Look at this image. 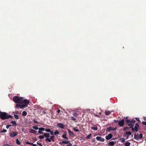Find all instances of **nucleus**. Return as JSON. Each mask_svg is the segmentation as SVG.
Instances as JSON below:
<instances>
[{
	"label": "nucleus",
	"mask_w": 146,
	"mask_h": 146,
	"mask_svg": "<svg viewBox=\"0 0 146 146\" xmlns=\"http://www.w3.org/2000/svg\"><path fill=\"white\" fill-rule=\"evenodd\" d=\"M62 143L63 144H67L69 143V141H63L62 142Z\"/></svg>",
	"instance_id": "14"
},
{
	"label": "nucleus",
	"mask_w": 146,
	"mask_h": 146,
	"mask_svg": "<svg viewBox=\"0 0 146 146\" xmlns=\"http://www.w3.org/2000/svg\"><path fill=\"white\" fill-rule=\"evenodd\" d=\"M135 120L134 119H132L131 121H130L128 119H127L126 120V123L129 127H132V126H133L134 125L133 124V123L135 122Z\"/></svg>",
	"instance_id": "2"
},
{
	"label": "nucleus",
	"mask_w": 146,
	"mask_h": 146,
	"mask_svg": "<svg viewBox=\"0 0 146 146\" xmlns=\"http://www.w3.org/2000/svg\"><path fill=\"white\" fill-rule=\"evenodd\" d=\"M125 133L127 135H131V134L130 131L126 132Z\"/></svg>",
	"instance_id": "25"
},
{
	"label": "nucleus",
	"mask_w": 146,
	"mask_h": 146,
	"mask_svg": "<svg viewBox=\"0 0 146 146\" xmlns=\"http://www.w3.org/2000/svg\"><path fill=\"white\" fill-rule=\"evenodd\" d=\"M25 143L26 144H30V145L32 144L31 143H30L28 141H26Z\"/></svg>",
	"instance_id": "39"
},
{
	"label": "nucleus",
	"mask_w": 146,
	"mask_h": 146,
	"mask_svg": "<svg viewBox=\"0 0 146 146\" xmlns=\"http://www.w3.org/2000/svg\"><path fill=\"white\" fill-rule=\"evenodd\" d=\"M23 97H19L17 96H15L13 97V100L15 103L24 104L22 105L17 104L15 106V108L19 107L20 108L22 109L27 106V105L29 104V101L26 99L23 100Z\"/></svg>",
	"instance_id": "1"
},
{
	"label": "nucleus",
	"mask_w": 146,
	"mask_h": 146,
	"mask_svg": "<svg viewBox=\"0 0 146 146\" xmlns=\"http://www.w3.org/2000/svg\"><path fill=\"white\" fill-rule=\"evenodd\" d=\"M92 141L93 142H95V139H93V140H92Z\"/></svg>",
	"instance_id": "52"
},
{
	"label": "nucleus",
	"mask_w": 146,
	"mask_h": 146,
	"mask_svg": "<svg viewBox=\"0 0 146 146\" xmlns=\"http://www.w3.org/2000/svg\"><path fill=\"white\" fill-rule=\"evenodd\" d=\"M54 136H51L50 138V140L52 141V140H53L54 139Z\"/></svg>",
	"instance_id": "36"
},
{
	"label": "nucleus",
	"mask_w": 146,
	"mask_h": 146,
	"mask_svg": "<svg viewBox=\"0 0 146 146\" xmlns=\"http://www.w3.org/2000/svg\"><path fill=\"white\" fill-rule=\"evenodd\" d=\"M71 119L72 120H74V121H75L76 120V119H75V118H74V117H71Z\"/></svg>",
	"instance_id": "40"
},
{
	"label": "nucleus",
	"mask_w": 146,
	"mask_h": 146,
	"mask_svg": "<svg viewBox=\"0 0 146 146\" xmlns=\"http://www.w3.org/2000/svg\"><path fill=\"white\" fill-rule=\"evenodd\" d=\"M59 134V132L57 130H56V131H55L54 132V135H57V134Z\"/></svg>",
	"instance_id": "21"
},
{
	"label": "nucleus",
	"mask_w": 146,
	"mask_h": 146,
	"mask_svg": "<svg viewBox=\"0 0 146 146\" xmlns=\"http://www.w3.org/2000/svg\"><path fill=\"white\" fill-rule=\"evenodd\" d=\"M69 134L70 135H74L73 133L70 130H68Z\"/></svg>",
	"instance_id": "18"
},
{
	"label": "nucleus",
	"mask_w": 146,
	"mask_h": 146,
	"mask_svg": "<svg viewBox=\"0 0 146 146\" xmlns=\"http://www.w3.org/2000/svg\"><path fill=\"white\" fill-rule=\"evenodd\" d=\"M29 131L31 133L35 134L36 132V131L32 129H30Z\"/></svg>",
	"instance_id": "10"
},
{
	"label": "nucleus",
	"mask_w": 146,
	"mask_h": 146,
	"mask_svg": "<svg viewBox=\"0 0 146 146\" xmlns=\"http://www.w3.org/2000/svg\"><path fill=\"white\" fill-rule=\"evenodd\" d=\"M115 144V142L113 141H111L108 144V146H113Z\"/></svg>",
	"instance_id": "11"
},
{
	"label": "nucleus",
	"mask_w": 146,
	"mask_h": 146,
	"mask_svg": "<svg viewBox=\"0 0 146 146\" xmlns=\"http://www.w3.org/2000/svg\"><path fill=\"white\" fill-rule=\"evenodd\" d=\"M143 138V135L141 133L139 134H135L134 136V138L136 140H138L139 139H141Z\"/></svg>",
	"instance_id": "3"
},
{
	"label": "nucleus",
	"mask_w": 146,
	"mask_h": 146,
	"mask_svg": "<svg viewBox=\"0 0 146 146\" xmlns=\"http://www.w3.org/2000/svg\"><path fill=\"white\" fill-rule=\"evenodd\" d=\"M3 146H12L11 145H9L8 144H5L3 145Z\"/></svg>",
	"instance_id": "32"
},
{
	"label": "nucleus",
	"mask_w": 146,
	"mask_h": 146,
	"mask_svg": "<svg viewBox=\"0 0 146 146\" xmlns=\"http://www.w3.org/2000/svg\"><path fill=\"white\" fill-rule=\"evenodd\" d=\"M142 123L144 125H146V121H143L142 122Z\"/></svg>",
	"instance_id": "41"
},
{
	"label": "nucleus",
	"mask_w": 146,
	"mask_h": 146,
	"mask_svg": "<svg viewBox=\"0 0 146 146\" xmlns=\"http://www.w3.org/2000/svg\"><path fill=\"white\" fill-rule=\"evenodd\" d=\"M7 132V130L4 129H3L1 131V133H5Z\"/></svg>",
	"instance_id": "33"
},
{
	"label": "nucleus",
	"mask_w": 146,
	"mask_h": 146,
	"mask_svg": "<svg viewBox=\"0 0 146 146\" xmlns=\"http://www.w3.org/2000/svg\"><path fill=\"white\" fill-rule=\"evenodd\" d=\"M124 129H125V128H124Z\"/></svg>",
	"instance_id": "55"
},
{
	"label": "nucleus",
	"mask_w": 146,
	"mask_h": 146,
	"mask_svg": "<svg viewBox=\"0 0 146 146\" xmlns=\"http://www.w3.org/2000/svg\"><path fill=\"white\" fill-rule=\"evenodd\" d=\"M38 133L39 134H43V132H42V131H41L40 130H39V129L38 131Z\"/></svg>",
	"instance_id": "34"
},
{
	"label": "nucleus",
	"mask_w": 146,
	"mask_h": 146,
	"mask_svg": "<svg viewBox=\"0 0 146 146\" xmlns=\"http://www.w3.org/2000/svg\"><path fill=\"white\" fill-rule=\"evenodd\" d=\"M136 120L138 121H140V119L139 118L136 117L135 118Z\"/></svg>",
	"instance_id": "43"
},
{
	"label": "nucleus",
	"mask_w": 146,
	"mask_h": 146,
	"mask_svg": "<svg viewBox=\"0 0 146 146\" xmlns=\"http://www.w3.org/2000/svg\"><path fill=\"white\" fill-rule=\"evenodd\" d=\"M39 130H40L41 131H44L45 130V129L43 127L39 128Z\"/></svg>",
	"instance_id": "26"
},
{
	"label": "nucleus",
	"mask_w": 146,
	"mask_h": 146,
	"mask_svg": "<svg viewBox=\"0 0 146 146\" xmlns=\"http://www.w3.org/2000/svg\"><path fill=\"white\" fill-rule=\"evenodd\" d=\"M12 126V125H7L6 126V128L7 129H8V128H9V127L10 126Z\"/></svg>",
	"instance_id": "37"
},
{
	"label": "nucleus",
	"mask_w": 146,
	"mask_h": 146,
	"mask_svg": "<svg viewBox=\"0 0 146 146\" xmlns=\"http://www.w3.org/2000/svg\"><path fill=\"white\" fill-rule=\"evenodd\" d=\"M11 123L14 125H15L16 124V123L15 121H12L11 122Z\"/></svg>",
	"instance_id": "30"
},
{
	"label": "nucleus",
	"mask_w": 146,
	"mask_h": 146,
	"mask_svg": "<svg viewBox=\"0 0 146 146\" xmlns=\"http://www.w3.org/2000/svg\"><path fill=\"white\" fill-rule=\"evenodd\" d=\"M91 135H92V134H89V135H87L86 137V138L87 139H90L91 138Z\"/></svg>",
	"instance_id": "16"
},
{
	"label": "nucleus",
	"mask_w": 146,
	"mask_h": 146,
	"mask_svg": "<svg viewBox=\"0 0 146 146\" xmlns=\"http://www.w3.org/2000/svg\"><path fill=\"white\" fill-rule=\"evenodd\" d=\"M19 112L18 111H14L13 112V113L14 114H17L19 113Z\"/></svg>",
	"instance_id": "28"
},
{
	"label": "nucleus",
	"mask_w": 146,
	"mask_h": 146,
	"mask_svg": "<svg viewBox=\"0 0 146 146\" xmlns=\"http://www.w3.org/2000/svg\"><path fill=\"white\" fill-rule=\"evenodd\" d=\"M120 140H121V141L122 142H124L125 141V139L123 138H121Z\"/></svg>",
	"instance_id": "31"
},
{
	"label": "nucleus",
	"mask_w": 146,
	"mask_h": 146,
	"mask_svg": "<svg viewBox=\"0 0 146 146\" xmlns=\"http://www.w3.org/2000/svg\"><path fill=\"white\" fill-rule=\"evenodd\" d=\"M32 144H31L33 146H36V145L35 144H33V143H31Z\"/></svg>",
	"instance_id": "49"
},
{
	"label": "nucleus",
	"mask_w": 146,
	"mask_h": 146,
	"mask_svg": "<svg viewBox=\"0 0 146 146\" xmlns=\"http://www.w3.org/2000/svg\"><path fill=\"white\" fill-rule=\"evenodd\" d=\"M33 128L36 130H38V129H39V128H38L36 126H34L33 127Z\"/></svg>",
	"instance_id": "23"
},
{
	"label": "nucleus",
	"mask_w": 146,
	"mask_h": 146,
	"mask_svg": "<svg viewBox=\"0 0 146 146\" xmlns=\"http://www.w3.org/2000/svg\"><path fill=\"white\" fill-rule=\"evenodd\" d=\"M116 120H114V121H115V122H116Z\"/></svg>",
	"instance_id": "54"
},
{
	"label": "nucleus",
	"mask_w": 146,
	"mask_h": 146,
	"mask_svg": "<svg viewBox=\"0 0 146 146\" xmlns=\"http://www.w3.org/2000/svg\"><path fill=\"white\" fill-rule=\"evenodd\" d=\"M133 126H132V127H129L131 128V130L133 131H135L137 132L138 130V128L139 127V125L138 123H136L134 128Z\"/></svg>",
	"instance_id": "4"
},
{
	"label": "nucleus",
	"mask_w": 146,
	"mask_h": 146,
	"mask_svg": "<svg viewBox=\"0 0 146 146\" xmlns=\"http://www.w3.org/2000/svg\"><path fill=\"white\" fill-rule=\"evenodd\" d=\"M74 129L76 132H78L79 131L78 129Z\"/></svg>",
	"instance_id": "45"
},
{
	"label": "nucleus",
	"mask_w": 146,
	"mask_h": 146,
	"mask_svg": "<svg viewBox=\"0 0 146 146\" xmlns=\"http://www.w3.org/2000/svg\"><path fill=\"white\" fill-rule=\"evenodd\" d=\"M14 116L15 117V118L16 119H19V117L16 114H14Z\"/></svg>",
	"instance_id": "27"
},
{
	"label": "nucleus",
	"mask_w": 146,
	"mask_h": 146,
	"mask_svg": "<svg viewBox=\"0 0 146 146\" xmlns=\"http://www.w3.org/2000/svg\"><path fill=\"white\" fill-rule=\"evenodd\" d=\"M73 115L75 117H77L78 116V115L76 113H74L73 114Z\"/></svg>",
	"instance_id": "38"
},
{
	"label": "nucleus",
	"mask_w": 146,
	"mask_h": 146,
	"mask_svg": "<svg viewBox=\"0 0 146 146\" xmlns=\"http://www.w3.org/2000/svg\"><path fill=\"white\" fill-rule=\"evenodd\" d=\"M72 144L71 143H69V144L67 146H72Z\"/></svg>",
	"instance_id": "47"
},
{
	"label": "nucleus",
	"mask_w": 146,
	"mask_h": 146,
	"mask_svg": "<svg viewBox=\"0 0 146 146\" xmlns=\"http://www.w3.org/2000/svg\"><path fill=\"white\" fill-rule=\"evenodd\" d=\"M37 144L38 145H39L40 146H42V145L41 143H37Z\"/></svg>",
	"instance_id": "48"
},
{
	"label": "nucleus",
	"mask_w": 146,
	"mask_h": 146,
	"mask_svg": "<svg viewBox=\"0 0 146 146\" xmlns=\"http://www.w3.org/2000/svg\"><path fill=\"white\" fill-rule=\"evenodd\" d=\"M91 128L92 129L95 130H97L98 129L97 127H92Z\"/></svg>",
	"instance_id": "20"
},
{
	"label": "nucleus",
	"mask_w": 146,
	"mask_h": 146,
	"mask_svg": "<svg viewBox=\"0 0 146 146\" xmlns=\"http://www.w3.org/2000/svg\"><path fill=\"white\" fill-rule=\"evenodd\" d=\"M95 116H97V117H99V116L98 115H95Z\"/></svg>",
	"instance_id": "53"
},
{
	"label": "nucleus",
	"mask_w": 146,
	"mask_h": 146,
	"mask_svg": "<svg viewBox=\"0 0 146 146\" xmlns=\"http://www.w3.org/2000/svg\"><path fill=\"white\" fill-rule=\"evenodd\" d=\"M112 137V135L110 133L106 137V138L107 140H109Z\"/></svg>",
	"instance_id": "9"
},
{
	"label": "nucleus",
	"mask_w": 146,
	"mask_h": 146,
	"mask_svg": "<svg viewBox=\"0 0 146 146\" xmlns=\"http://www.w3.org/2000/svg\"><path fill=\"white\" fill-rule=\"evenodd\" d=\"M18 134L17 132H13L10 134V136L11 137H14L16 136Z\"/></svg>",
	"instance_id": "5"
},
{
	"label": "nucleus",
	"mask_w": 146,
	"mask_h": 146,
	"mask_svg": "<svg viewBox=\"0 0 146 146\" xmlns=\"http://www.w3.org/2000/svg\"><path fill=\"white\" fill-rule=\"evenodd\" d=\"M33 122L36 123H38V122L36 121L35 119H34L33 120Z\"/></svg>",
	"instance_id": "42"
},
{
	"label": "nucleus",
	"mask_w": 146,
	"mask_h": 146,
	"mask_svg": "<svg viewBox=\"0 0 146 146\" xmlns=\"http://www.w3.org/2000/svg\"><path fill=\"white\" fill-rule=\"evenodd\" d=\"M39 139H43L44 138L43 136L42 135H40L39 136Z\"/></svg>",
	"instance_id": "35"
},
{
	"label": "nucleus",
	"mask_w": 146,
	"mask_h": 146,
	"mask_svg": "<svg viewBox=\"0 0 146 146\" xmlns=\"http://www.w3.org/2000/svg\"><path fill=\"white\" fill-rule=\"evenodd\" d=\"M50 134L51 135H53V132L52 131H50Z\"/></svg>",
	"instance_id": "44"
},
{
	"label": "nucleus",
	"mask_w": 146,
	"mask_h": 146,
	"mask_svg": "<svg viewBox=\"0 0 146 146\" xmlns=\"http://www.w3.org/2000/svg\"><path fill=\"white\" fill-rule=\"evenodd\" d=\"M44 136L47 138H49L50 137V134L48 133H45L44 134Z\"/></svg>",
	"instance_id": "13"
},
{
	"label": "nucleus",
	"mask_w": 146,
	"mask_h": 146,
	"mask_svg": "<svg viewBox=\"0 0 146 146\" xmlns=\"http://www.w3.org/2000/svg\"><path fill=\"white\" fill-rule=\"evenodd\" d=\"M22 114L23 116H25L27 115V113L26 111H24L23 112Z\"/></svg>",
	"instance_id": "17"
},
{
	"label": "nucleus",
	"mask_w": 146,
	"mask_h": 146,
	"mask_svg": "<svg viewBox=\"0 0 146 146\" xmlns=\"http://www.w3.org/2000/svg\"><path fill=\"white\" fill-rule=\"evenodd\" d=\"M45 140L46 141H48V142H50L51 141V140H50V138H46L45 139Z\"/></svg>",
	"instance_id": "22"
},
{
	"label": "nucleus",
	"mask_w": 146,
	"mask_h": 146,
	"mask_svg": "<svg viewBox=\"0 0 146 146\" xmlns=\"http://www.w3.org/2000/svg\"><path fill=\"white\" fill-rule=\"evenodd\" d=\"M96 139L97 141H99L101 142H104V139L100 136L97 137H96Z\"/></svg>",
	"instance_id": "6"
},
{
	"label": "nucleus",
	"mask_w": 146,
	"mask_h": 146,
	"mask_svg": "<svg viewBox=\"0 0 146 146\" xmlns=\"http://www.w3.org/2000/svg\"><path fill=\"white\" fill-rule=\"evenodd\" d=\"M111 127H109V128H107V130L108 131H110L111 130Z\"/></svg>",
	"instance_id": "46"
},
{
	"label": "nucleus",
	"mask_w": 146,
	"mask_h": 146,
	"mask_svg": "<svg viewBox=\"0 0 146 146\" xmlns=\"http://www.w3.org/2000/svg\"><path fill=\"white\" fill-rule=\"evenodd\" d=\"M57 112L58 113H59L60 112V110L59 109L58 110Z\"/></svg>",
	"instance_id": "50"
},
{
	"label": "nucleus",
	"mask_w": 146,
	"mask_h": 146,
	"mask_svg": "<svg viewBox=\"0 0 146 146\" xmlns=\"http://www.w3.org/2000/svg\"><path fill=\"white\" fill-rule=\"evenodd\" d=\"M105 113L106 115H109L110 114V112L109 111H106Z\"/></svg>",
	"instance_id": "19"
},
{
	"label": "nucleus",
	"mask_w": 146,
	"mask_h": 146,
	"mask_svg": "<svg viewBox=\"0 0 146 146\" xmlns=\"http://www.w3.org/2000/svg\"><path fill=\"white\" fill-rule=\"evenodd\" d=\"M130 143L129 142H127L124 143L125 146H130Z\"/></svg>",
	"instance_id": "15"
},
{
	"label": "nucleus",
	"mask_w": 146,
	"mask_h": 146,
	"mask_svg": "<svg viewBox=\"0 0 146 146\" xmlns=\"http://www.w3.org/2000/svg\"><path fill=\"white\" fill-rule=\"evenodd\" d=\"M124 120L122 119L119 122L118 124L120 127H122L123 125L124 124Z\"/></svg>",
	"instance_id": "8"
},
{
	"label": "nucleus",
	"mask_w": 146,
	"mask_h": 146,
	"mask_svg": "<svg viewBox=\"0 0 146 146\" xmlns=\"http://www.w3.org/2000/svg\"><path fill=\"white\" fill-rule=\"evenodd\" d=\"M16 143L18 145H20V141H19L18 139H17L16 140Z\"/></svg>",
	"instance_id": "24"
},
{
	"label": "nucleus",
	"mask_w": 146,
	"mask_h": 146,
	"mask_svg": "<svg viewBox=\"0 0 146 146\" xmlns=\"http://www.w3.org/2000/svg\"><path fill=\"white\" fill-rule=\"evenodd\" d=\"M58 126L61 129H63L64 128V126L63 124L61 123H58L57 124Z\"/></svg>",
	"instance_id": "7"
},
{
	"label": "nucleus",
	"mask_w": 146,
	"mask_h": 146,
	"mask_svg": "<svg viewBox=\"0 0 146 146\" xmlns=\"http://www.w3.org/2000/svg\"><path fill=\"white\" fill-rule=\"evenodd\" d=\"M144 120L146 121V117H144Z\"/></svg>",
	"instance_id": "51"
},
{
	"label": "nucleus",
	"mask_w": 146,
	"mask_h": 146,
	"mask_svg": "<svg viewBox=\"0 0 146 146\" xmlns=\"http://www.w3.org/2000/svg\"><path fill=\"white\" fill-rule=\"evenodd\" d=\"M62 137L64 139H68V138L66 137V133H64V134L62 135Z\"/></svg>",
	"instance_id": "12"
},
{
	"label": "nucleus",
	"mask_w": 146,
	"mask_h": 146,
	"mask_svg": "<svg viewBox=\"0 0 146 146\" xmlns=\"http://www.w3.org/2000/svg\"><path fill=\"white\" fill-rule=\"evenodd\" d=\"M45 130L46 132H50L51 131L50 129H46Z\"/></svg>",
	"instance_id": "29"
}]
</instances>
